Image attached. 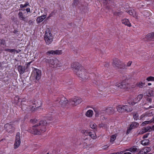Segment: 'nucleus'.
<instances>
[{"mask_svg": "<svg viewBox=\"0 0 154 154\" xmlns=\"http://www.w3.org/2000/svg\"><path fill=\"white\" fill-rule=\"evenodd\" d=\"M47 122L45 121H42L39 123L33 126L32 130L30 132L35 134H40L45 132L46 130Z\"/></svg>", "mask_w": 154, "mask_h": 154, "instance_id": "nucleus-1", "label": "nucleus"}, {"mask_svg": "<svg viewBox=\"0 0 154 154\" xmlns=\"http://www.w3.org/2000/svg\"><path fill=\"white\" fill-rule=\"evenodd\" d=\"M80 68V69H79L78 71H75L77 75L83 80L88 79L89 76L85 69L83 67Z\"/></svg>", "mask_w": 154, "mask_h": 154, "instance_id": "nucleus-2", "label": "nucleus"}, {"mask_svg": "<svg viewBox=\"0 0 154 154\" xmlns=\"http://www.w3.org/2000/svg\"><path fill=\"white\" fill-rule=\"evenodd\" d=\"M53 37L49 30L46 31L45 33L44 39L46 44L49 45L53 41Z\"/></svg>", "mask_w": 154, "mask_h": 154, "instance_id": "nucleus-3", "label": "nucleus"}, {"mask_svg": "<svg viewBox=\"0 0 154 154\" xmlns=\"http://www.w3.org/2000/svg\"><path fill=\"white\" fill-rule=\"evenodd\" d=\"M82 101L81 98L76 97L69 100V104L73 106H75L81 103Z\"/></svg>", "mask_w": 154, "mask_h": 154, "instance_id": "nucleus-4", "label": "nucleus"}, {"mask_svg": "<svg viewBox=\"0 0 154 154\" xmlns=\"http://www.w3.org/2000/svg\"><path fill=\"white\" fill-rule=\"evenodd\" d=\"M20 133L17 132V133L16 137L15 143L14 145V149L17 148L20 145Z\"/></svg>", "mask_w": 154, "mask_h": 154, "instance_id": "nucleus-5", "label": "nucleus"}, {"mask_svg": "<svg viewBox=\"0 0 154 154\" xmlns=\"http://www.w3.org/2000/svg\"><path fill=\"white\" fill-rule=\"evenodd\" d=\"M4 128L6 131L10 133H11L14 132L15 130L14 126L11 124L7 123L4 126Z\"/></svg>", "mask_w": 154, "mask_h": 154, "instance_id": "nucleus-6", "label": "nucleus"}, {"mask_svg": "<svg viewBox=\"0 0 154 154\" xmlns=\"http://www.w3.org/2000/svg\"><path fill=\"white\" fill-rule=\"evenodd\" d=\"M46 54L50 56L51 55H55V54H62L61 50H50L48 51L46 53Z\"/></svg>", "mask_w": 154, "mask_h": 154, "instance_id": "nucleus-7", "label": "nucleus"}, {"mask_svg": "<svg viewBox=\"0 0 154 154\" xmlns=\"http://www.w3.org/2000/svg\"><path fill=\"white\" fill-rule=\"evenodd\" d=\"M57 100L62 106H65L68 103H69V101L64 97H62L60 99L58 98Z\"/></svg>", "mask_w": 154, "mask_h": 154, "instance_id": "nucleus-8", "label": "nucleus"}, {"mask_svg": "<svg viewBox=\"0 0 154 154\" xmlns=\"http://www.w3.org/2000/svg\"><path fill=\"white\" fill-rule=\"evenodd\" d=\"M71 67L74 69L75 72V71H78L79 69H80V68L82 67L79 64L78 62H75L72 63L71 65Z\"/></svg>", "mask_w": 154, "mask_h": 154, "instance_id": "nucleus-9", "label": "nucleus"}, {"mask_svg": "<svg viewBox=\"0 0 154 154\" xmlns=\"http://www.w3.org/2000/svg\"><path fill=\"white\" fill-rule=\"evenodd\" d=\"M94 110L95 113V116L96 117H98L100 116H103L105 113L104 110H99L97 108H94Z\"/></svg>", "mask_w": 154, "mask_h": 154, "instance_id": "nucleus-10", "label": "nucleus"}, {"mask_svg": "<svg viewBox=\"0 0 154 154\" xmlns=\"http://www.w3.org/2000/svg\"><path fill=\"white\" fill-rule=\"evenodd\" d=\"M33 72L35 76V79L37 80H39L40 78L41 75V71L37 69H35Z\"/></svg>", "mask_w": 154, "mask_h": 154, "instance_id": "nucleus-11", "label": "nucleus"}, {"mask_svg": "<svg viewBox=\"0 0 154 154\" xmlns=\"http://www.w3.org/2000/svg\"><path fill=\"white\" fill-rule=\"evenodd\" d=\"M122 64V62L118 59L116 58L113 60V66L115 68H119Z\"/></svg>", "mask_w": 154, "mask_h": 154, "instance_id": "nucleus-12", "label": "nucleus"}, {"mask_svg": "<svg viewBox=\"0 0 154 154\" xmlns=\"http://www.w3.org/2000/svg\"><path fill=\"white\" fill-rule=\"evenodd\" d=\"M128 84L126 82V80H124L121 83H117L116 84V86L120 88H125Z\"/></svg>", "mask_w": 154, "mask_h": 154, "instance_id": "nucleus-13", "label": "nucleus"}, {"mask_svg": "<svg viewBox=\"0 0 154 154\" xmlns=\"http://www.w3.org/2000/svg\"><path fill=\"white\" fill-rule=\"evenodd\" d=\"M143 97V95L142 94H139L137 97L136 98H135L133 100V102H131V103H130L129 102L128 103L130 104L133 105H134L135 103H137L138 102L140 101V100Z\"/></svg>", "mask_w": 154, "mask_h": 154, "instance_id": "nucleus-14", "label": "nucleus"}, {"mask_svg": "<svg viewBox=\"0 0 154 154\" xmlns=\"http://www.w3.org/2000/svg\"><path fill=\"white\" fill-rule=\"evenodd\" d=\"M139 125V124L137 122H132L130 126L129 129L127 130V132L128 133L131 129L137 128L138 126Z\"/></svg>", "mask_w": 154, "mask_h": 154, "instance_id": "nucleus-15", "label": "nucleus"}, {"mask_svg": "<svg viewBox=\"0 0 154 154\" xmlns=\"http://www.w3.org/2000/svg\"><path fill=\"white\" fill-rule=\"evenodd\" d=\"M56 61V58L50 60L49 63L50 66L53 68L56 67V62H57Z\"/></svg>", "mask_w": 154, "mask_h": 154, "instance_id": "nucleus-16", "label": "nucleus"}, {"mask_svg": "<svg viewBox=\"0 0 154 154\" xmlns=\"http://www.w3.org/2000/svg\"><path fill=\"white\" fill-rule=\"evenodd\" d=\"M127 12L130 15L134 17L136 19H138V18L137 13L134 10H131L127 11Z\"/></svg>", "mask_w": 154, "mask_h": 154, "instance_id": "nucleus-17", "label": "nucleus"}, {"mask_svg": "<svg viewBox=\"0 0 154 154\" xmlns=\"http://www.w3.org/2000/svg\"><path fill=\"white\" fill-rule=\"evenodd\" d=\"M105 110V112L108 114H111L114 113V109L112 107H109L106 109Z\"/></svg>", "mask_w": 154, "mask_h": 154, "instance_id": "nucleus-18", "label": "nucleus"}, {"mask_svg": "<svg viewBox=\"0 0 154 154\" xmlns=\"http://www.w3.org/2000/svg\"><path fill=\"white\" fill-rule=\"evenodd\" d=\"M17 69L20 74H22L25 71V67L21 65H19L18 66Z\"/></svg>", "mask_w": 154, "mask_h": 154, "instance_id": "nucleus-19", "label": "nucleus"}, {"mask_svg": "<svg viewBox=\"0 0 154 154\" xmlns=\"http://www.w3.org/2000/svg\"><path fill=\"white\" fill-rule=\"evenodd\" d=\"M122 23L125 25L127 26L128 27H131V23H130L129 20L127 19H125L121 20Z\"/></svg>", "mask_w": 154, "mask_h": 154, "instance_id": "nucleus-20", "label": "nucleus"}, {"mask_svg": "<svg viewBox=\"0 0 154 154\" xmlns=\"http://www.w3.org/2000/svg\"><path fill=\"white\" fill-rule=\"evenodd\" d=\"M46 17V15H43L42 16L38 17L36 21L37 23H39L42 22Z\"/></svg>", "mask_w": 154, "mask_h": 154, "instance_id": "nucleus-21", "label": "nucleus"}, {"mask_svg": "<svg viewBox=\"0 0 154 154\" xmlns=\"http://www.w3.org/2000/svg\"><path fill=\"white\" fill-rule=\"evenodd\" d=\"M153 115L152 112H146L143 114H142L140 117V119H142L144 117H149L152 116Z\"/></svg>", "mask_w": 154, "mask_h": 154, "instance_id": "nucleus-22", "label": "nucleus"}, {"mask_svg": "<svg viewBox=\"0 0 154 154\" xmlns=\"http://www.w3.org/2000/svg\"><path fill=\"white\" fill-rule=\"evenodd\" d=\"M93 114V111L91 109L88 110L85 113V116L89 118L91 117Z\"/></svg>", "mask_w": 154, "mask_h": 154, "instance_id": "nucleus-23", "label": "nucleus"}, {"mask_svg": "<svg viewBox=\"0 0 154 154\" xmlns=\"http://www.w3.org/2000/svg\"><path fill=\"white\" fill-rule=\"evenodd\" d=\"M117 111L120 112H125L124 106L119 105L117 107Z\"/></svg>", "mask_w": 154, "mask_h": 154, "instance_id": "nucleus-24", "label": "nucleus"}, {"mask_svg": "<svg viewBox=\"0 0 154 154\" xmlns=\"http://www.w3.org/2000/svg\"><path fill=\"white\" fill-rule=\"evenodd\" d=\"M125 111L128 112H130L132 110V109L131 107L127 105H124Z\"/></svg>", "mask_w": 154, "mask_h": 154, "instance_id": "nucleus-25", "label": "nucleus"}, {"mask_svg": "<svg viewBox=\"0 0 154 154\" xmlns=\"http://www.w3.org/2000/svg\"><path fill=\"white\" fill-rule=\"evenodd\" d=\"M137 149L135 146L130 148L128 149H126L125 151H129L131 152H134L137 151Z\"/></svg>", "mask_w": 154, "mask_h": 154, "instance_id": "nucleus-26", "label": "nucleus"}, {"mask_svg": "<svg viewBox=\"0 0 154 154\" xmlns=\"http://www.w3.org/2000/svg\"><path fill=\"white\" fill-rule=\"evenodd\" d=\"M145 38L146 40H151L153 39L152 35L151 33H149L145 36Z\"/></svg>", "mask_w": 154, "mask_h": 154, "instance_id": "nucleus-27", "label": "nucleus"}, {"mask_svg": "<svg viewBox=\"0 0 154 154\" xmlns=\"http://www.w3.org/2000/svg\"><path fill=\"white\" fill-rule=\"evenodd\" d=\"M5 45V41L3 39L0 40V49L2 50L3 48H4V47L2 46V45L4 46Z\"/></svg>", "mask_w": 154, "mask_h": 154, "instance_id": "nucleus-28", "label": "nucleus"}, {"mask_svg": "<svg viewBox=\"0 0 154 154\" xmlns=\"http://www.w3.org/2000/svg\"><path fill=\"white\" fill-rule=\"evenodd\" d=\"M149 143V140L147 139H144L141 141V143L144 145H147Z\"/></svg>", "mask_w": 154, "mask_h": 154, "instance_id": "nucleus-29", "label": "nucleus"}, {"mask_svg": "<svg viewBox=\"0 0 154 154\" xmlns=\"http://www.w3.org/2000/svg\"><path fill=\"white\" fill-rule=\"evenodd\" d=\"M18 16L21 20H23L24 21H25L26 18L25 17H23V14L22 12H19L18 13Z\"/></svg>", "mask_w": 154, "mask_h": 154, "instance_id": "nucleus-30", "label": "nucleus"}, {"mask_svg": "<svg viewBox=\"0 0 154 154\" xmlns=\"http://www.w3.org/2000/svg\"><path fill=\"white\" fill-rule=\"evenodd\" d=\"M143 150V152H144V153H145L146 154L147 153L149 152L151 150V148L150 147H146L144 148Z\"/></svg>", "mask_w": 154, "mask_h": 154, "instance_id": "nucleus-31", "label": "nucleus"}, {"mask_svg": "<svg viewBox=\"0 0 154 154\" xmlns=\"http://www.w3.org/2000/svg\"><path fill=\"white\" fill-rule=\"evenodd\" d=\"M88 135L90 137H91L93 139H95L96 138V136L94 133H93L91 132H89L88 133Z\"/></svg>", "mask_w": 154, "mask_h": 154, "instance_id": "nucleus-32", "label": "nucleus"}, {"mask_svg": "<svg viewBox=\"0 0 154 154\" xmlns=\"http://www.w3.org/2000/svg\"><path fill=\"white\" fill-rule=\"evenodd\" d=\"M56 67H57L61 66L62 65V64L60 61H59L56 58Z\"/></svg>", "mask_w": 154, "mask_h": 154, "instance_id": "nucleus-33", "label": "nucleus"}, {"mask_svg": "<svg viewBox=\"0 0 154 154\" xmlns=\"http://www.w3.org/2000/svg\"><path fill=\"white\" fill-rule=\"evenodd\" d=\"M117 136V135L116 134H115L112 136L110 140V142H113L115 140Z\"/></svg>", "mask_w": 154, "mask_h": 154, "instance_id": "nucleus-34", "label": "nucleus"}, {"mask_svg": "<svg viewBox=\"0 0 154 154\" xmlns=\"http://www.w3.org/2000/svg\"><path fill=\"white\" fill-rule=\"evenodd\" d=\"M90 127L92 129H95L96 127V125L94 122H91L90 123Z\"/></svg>", "mask_w": 154, "mask_h": 154, "instance_id": "nucleus-35", "label": "nucleus"}, {"mask_svg": "<svg viewBox=\"0 0 154 154\" xmlns=\"http://www.w3.org/2000/svg\"><path fill=\"white\" fill-rule=\"evenodd\" d=\"M90 132L88 131L87 130H82L81 131V132L84 134L85 135L88 136V133H89Z\"/></svg>", "mask_w": 154, "mask_h": 154, "instance_id": "nucleus-36", "label": "nucleus"}, {"mask_svg": "<svg viewBox=\"0 0 154 154\" xmlns=\"http://www.w3.org/2000/svg\"><path fill=\"white\" fill-rule=\"evenodd\" d=\"M20 98L18 96H16L14 98L15 103L17 104L19 101Z\"/></svg>", "mask_w": 154, "mask_h": 154, "instance_id": "nucleus-37", "label": "nucleus"}, {"mask_svg": "<svg viewBox=\"0 0 154 154\" xmlns=\"http://www.w3.org/2000/svg\"><path fill=\"white\" fill-rule=\"evenodd\" d=\"M122 12L115 11L114 12V14L115 15L120 16L122 14Z\"/></svg>", "mask_w": 154, "mask_h": 154, "instance_id": "nucleus-38", "label": "nucleus"}, {"mask_svg": "<svg viewBox=\"0 0 154 154\" xmlns=\"http://www.w3.org/2000/svg\"><path fill=\"white\" fill-rule=\"evenodd\" d=\"M146 80L148 81H154V77L152 76H149L147 78Z\"/></svg>", "mask_w": 154, "mask_h": 154, "instance_id": "nucleus-39", "label": "nucleus"}, {"mask_svg": "<svg viewBox=\"0 0 154 154\" xmlns=\"http://www.w3.org/2000/svg\"><path fill=\"white\" fill-rule=\"evenodd\" d=\"M145 85V83L140 82L137 84V86L140 88H142Z\"/></svg>", "mask_w": 154, "mask_h": 154, "instance_id": "nucleus-40", "label": "nucleus"}, {"mask_svg": "<svg viewBox=\"0 0 154 154\" xmlns=\"http://www.w3.org/2000/svg\"><path fill=\"white\" fill-rule=\"evenodd\" d=\"M138 114L137 113H135L133 115V117L134 119L135 120H137L138 119H139V118H138Z\"/></svg>", "mask_w": 154, "mask_h": 154, "instance_id": "nucleus-41", "label": "nucleus"}, {"mask_svg": "<svg viewBox=\"0 0 154 154\" xmlns=\"http://www.w3.org/2000/svg\"><path fill=\"white\" fill-rule=\"evenodd\" d=\"M151 122H150V121H145L144 122H143L142 124V125L143 126H144L146 124H148L149 123H151Z\"/></svg>", "mask_w": 154, "mask_h": 154, "instance_id": "nucleus-42", "label": "nucleus"}, {"mask_svg": "<svg viewBox=\"0 0 154 154\" xmlns=\"http://www.w3.org/2000/svg\"><path fill=\"white\" fill-rule=\"evenodd\" d=\"M38 107V106L36 107L35 106V107L34 106H32L31 108V110L32 111H33L36 109V108H37Z\"/></svg>", "mask_w": 154, "mask_h": 154, "instance_id": "nucleus-43", "label": "nucleus"}, {"mask_svg": "<svg viewBox=\"0 0 154 154\" xmlns=\"http://www.w3.org/2000/svg\"><path fill=\"white\" fill-rule=\"evenodd\" d=\"M54 14V12H52L49 15L48 17H47V19H48L50 18V17L53 16Z\"/></svg>", "mask_w": 154, "mask_h": 154, "instance_id": "nucleus-44", "label": "nucleus"}, {"mask_svg": "<svg viewBox=\"0 0 154 154\" xmlns=\"http://www.w3.org/2000/svg\"><path fill=\"white\" fill-rule=\"evenodd\" d=\"M5 51H8L10 52H13L15 51V49H7Z\"/></svg>", "mask_w": 154, "mask_h": 154, "instance_id": "nucleus-45", "label": "nucleus"}, {"mask_svg": "<svg viewBox=\"0 0 154 154\" xmlns=\"http://www.w3.org/2000/svg\"><path fill=\"white\" fill-rule=\"evenodd\" d=\"M37 121V119H31L30 120V122L32 123H34L36 122Z\"/></svg>", "mask_w": 154, "mask_h": 154, "instance_id": "nucleus-46", "label": "nucleus"}, {"mask_svg": "<svg viewBox=\"0 0 154 154\" xmlns=\"http://www.w3.org/2000/svg\"><path fill=\"white\" fill-rule=\"evenodd\" d=\"M132 61H129L127 63V66H130L132 63Z\"/></svg>", "mask_w": 154, "mask_h": 154, "instance_id": "nucleus-47", "label": "nucleus"}, {"mask_svg": "<svg viewBox=\"0 0 154 154\" xmlns=\"http://www.w3.org/2000/svg\"><path fill=\"white\" fill-rule=\"evenodd\" d=\"M109 146H108V145H105L104 146H103L102 147L103 149H106V148H107L109 147Z\"/></svg>", "mask_w": 154, "mask_h": 154, "instance_id": "nucleus-48", "label": "nucleus"}, {"mask_svg": "<svg viewBox=\"0 0 154 154\" xmlns=\"http://www.w3.org/2000/svg\"><path fill=\"white\" fill-rule=\"evenodd\" d=\"M138 154H146L145 153H144V152H143V150L142 149L141 150Z\"/></svg>", "mask_w": 154, "mask_h": 154, "instance_id": "nucleus-49", "label": "nucleus"}, {"mask_svg": "<svg viewBox=\"0 0 154 154\" xmlns=\"http://www.w3.org/2000/svg\"><path fill=\"white\" fill-rule=\"evenodd\" d=\"M99 126L100 127V128L105 127V125L103 123L100 124L99 125Z\"/></svg>", "mask_w": 154, "mask_h": 154, "instance_id": "nucleus-50", "label": "nucleus"}, {"mask_svg": "<svg viewBox=\"0 0 154 154\" xmlns=\"http://www.w3.org/2000/svg\"><path fill=\"white\" fill-rule=\"evenodd\" d=\"M95 83L98 85H99L101 84V82L99 81H97Z\"/></svg>", "mask_w": 154, "mask_h": 154, "instance_id": "nucleus-51", "label": "nucleus"}, {"mask_svg": "<svg viewBox=\"0 0 154 154\" xmlns=\"http://www.w3.org/2000/svg\"><path fill=\"white\" fill-rule=\"evenodd\" d=\"M109 66V64L108 63H106L104 64V66L108 68Z\"/></svg>", "mask_w": 154, "mask_h": 154, "instance_id": "nucleus-52", "label": "nucleus"}, {"mask_svg": "<svg viewBox=\"0 0 154 154\" xmlns=\"http://www.w3.org/2000/svg\"><path fill=\"white\" fill-rule=\"evenodd\" d=\"M33 22L32 20H30L28 22V23L30 25H32L33 23Z\"/></svg>", "mask_w": 154, "mask_h": 154, "instance_id": "nucleus-53", "label": "nucleus"}, {"mask_svg": "<svg viewBox=\"0 0 154 154\" xmlns=\"http://www.w3.org/2000/svg\"><path fill=\"white\" fill-rule=\"evenodd\" d=\"M123 151H121L120 152H118L116 153H115V154H123Z\"/></svg>", "mask_w": 154, "mask_h": 154, "instance_id": "nucleus-54", "label": "nucleus"}, {"mask_svg": "<svg viewBox=\"0 0 154 154\" xmlns=\"http://www.w3.org/2000/svg\"><path fill=\"white\" fill-rule=\"evenodd\" d=\"M147 100L149 102H151L152 101V99L151 98H147Z\"/></svg>", "mask_w": 154, "mask_h": 154, "instance_id": "nucleus-55", "label": "nucleus"}, {"mask_svg": "<svg viewBox=\"0 0 154 154\" xmlns=\"http://www.w3.org/2000/svg\"><path fill=\"white\" fill-rule=\"evenodd\" d=\"M150 122H151V123L152 122H154V116L150 120Z\"/></svg>", "mask_w": 154, "mask_h": 154, "instance_id": "nucleus-56", "label": "nucleus"}, {"mask_svg": "<svg viewBox=\"0 0 154 154\" xmlns=\"http://www.w3.org/2000/svg\"><path fill=\"white\" fill-rule=\"evenodd\" d=\"M78 0H74V3L75 5H77V2H78Z\"/></svg>", "mask_w": 154, "mask_h": 154, "instance_id": "nucleus-57", "label": "nucleus"}, {"mask_svg": "<svg viewBox=\"0 0 154 154\" xmlns=\"http://www.w3.org/2000/svg\"><path fill=\"white\" fill-rule=\"evenodd\" d=\"M148 135V134H146L144 135L143 136V138H147Z\"/></svg>", "mask_w": 154, "mask_h": 154, "instance_id": "nucleus-58", "label": "nucleus"}, {"mask_svg": "<svg viewBox=\"0 0 154 154\" xmlns=\"http://www.w3.org/2000/svg\"><path fill=\"white\" fill-rule=\"evenodd\" d=\"M27 12H29L30 11V9L29 8H27L26 10Z\"/></svg>", "mask_w": 154, "mask_h": 154, "instance_id": "nucleus-59", "label": "nucleus"}, {"mask_svg": "<svg viewBox=\"0 0 154 154\" xmlns=\"http://www.w3.org/2000/svg\"><path fill=\"white\" fill-rule=\"evenodd\" d=\"M29 5V3H26L23 5V7L24 8L26 7L27 5Z\"/></svg>", "mask_w": 154, "mask_h": 154, "instance_id": "nucleus-60", "label": "nucleus"}, {"mask_svg": "<svg viewBox=\"0 0 154 154\" xmlns=\"http://www.w3.org/2000/svg\"><path fill=\"white\" fill-rule=\"evenodd\" d=\"M20 7L21 8H24V6H23V4H21L20 5Z\"/></svg>", "mask_w": 154, "mask_h": 154, "instance_id": "nucleus-61", "label": "nucleus"}, {"mask_svg": "<svg viewBox=\"0 0 154 154\" xmlns=\"http://www.w3.org/2000/svg\"><path fill=\"white\" fill-rule=\"evenodd\" d=\"M124 154H132L130 152H126L124 153Z\"/></svg>", "mask_w": 154, "mask_h": 154, "instance_id": "nucleus-62", "label": "nucleus"}, {"mask_svg": "<svg viewBox=\"0 0 154 154\" xmlns=\"http://www.w3.org/2000/svg\"><path fill=\"white\" fill-rule=\"evenodd\" d=\"M153 39L154 38V32L152 33Z\"/></svg>", "mask_w": 154, "mask_h": 154, "instance_id": "nucleus-63", "label": "nucleus"}, {"mask_svg": "<svg viewBox=\"0 0 154 154\" xmlns=\"http://www.w3.org/2000/svg\"><path fill=\"white\" fill-rule=\"evenodd\" d=\"M152 130H154V125L152 126Z\"/></svg>", "mask_w": 154, "mask_h": 154, "instance_id": "nucleus-64", "label": "nucleus"}]
</instances>
